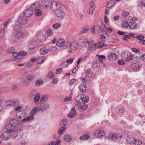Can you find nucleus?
<instances>
[{"mask_svg":"<svg viewBox=\"0 0 145 145\" xmlns=\"http://www.w3.org/2000/svg\"><path fill=\"white\" fill-rule=\"evenodd\" d=\"M75 99L78 105L83 102H88L89 100L88 96L84 94L78 95L76 97Z\"/></svg>","mask_w":145,"mask_h":145,"instance_id":"obj_1","label":"nucleus"},{"mask_svg":"<svg viewBox=\"0 0 145 145\" xmlns=\"http://www.w3.org/2000/svg\"><path fill=\"white\" fill-rule=\"evenodd\" d=\"M20 112L21 113L20 115L18 116H17V117L18 118V119L21 121L22 122L24 123L29 121V118L28 117V116L25 118L26 113L25 112ZM18 113V112H17L16 116H17V114Z\"/></svg>","mask_w":145,"mask_h":145,"instance_id":"obj_2","label":"nucleus"},{"mask_svg":"<svg viewBox=\"0 0 145 145\" xmlns=\"http://www.w3.org/2000/svg\"><path fill=\"white\" fill-rule=\"evenodd\" d=\"M50 7L52 10L56 11L60 9L61 5L59 2H53L50 4Z\"/></svg>","mask_w":145,"mask_h":145,"instance_id":"obj_3","label":"nucleus"},{"mask_svg":"<svg viewBox=\"0 0 145 145\" xmlns=\"http://www.w3.org/2000/svg\"><path fill=\"white\" fill-rule=\"evenodd\" d=\"M11 131L10 129H7V131L3 132L0 136L1 139L7 140L9 139L11 136Z\"/></svg>","mask_w":145,"mask_h":145,"instance_id":"obj_4","label":"nucleus"},{"mask_svg":"<svg viewBox=\"0 0 145 145\" xmlns=\"http://www.w3.org/2000/svg\"><path fill=\"white\" fill-rule=\"evenodd\" d=\"M122 138V136L120 134H116L114 133H109L108 135V139L111 140H115L117 139L121 138Z\"/></svg>","mask_w":145,"mask_h":145,"instance_id":"obj_5","label":"nucleus"},{"mask_svg":"<svg viewBox=\"0 0 145 145\" xmlns=\"http://www.w3.org/2000/svg\"><path fill=\"white\" fill-rule=\"evenodd\" d=\"M56 16L59 18H63L64 17L65 13L64 11L62 10H57L55 12Z\"/></svg>","mask_w":145,"mask_h":145,"instance_id":"obj_6","label":"nucleus"},{"mask_svg":"<svg viewBox=\"0 0 145 145\" xmlns=\"http://www.w3.org/2000/svg\"><path fill=\"white\" fill-rule=\"evenodd\" d=\"M37 107H38L39 110L44 111L46 110L49 108V105L47 104L41 105L40 103H39L37 104Z\"/></svg>","mask_w":145,"mask_h":145,"instance_id":"obj_7","label":"nucleus"},{"mask_svg":"<svg viewBox=\"0 0 145 145\" xmlns=\"http://www.w3.org/2000/svg\"><path fill=\"white\" fill-rule=\"evenodd\" d=\"M19 124V121L17 119H13L11 120L9 122V125L11 126L12 128H14L15 127L17 126Z\"/></svg>","mask_w":145,"mask_h":145,"instance_id":"obj_8","label":"nucleus"},{"mask_svg":"<svg viewBox=\"0 0 145 145\" xmlns=\"http://www.w3.org/2000/svg\"><path fill=\"white\" fill-rule=\"evenodd\" d=\"M142 65L141 63L139 61H133L131 64V67L133 69H137L140 67Z\"/></svg>","mask_w":145,"mask_h":145,"instance_id":"obj_9","label":"nucleus"},{"mask_svg":"<svg viewBox=\"0 0 145 145\" xmlns=\"http://www.w3.org/2000/svg\"><path fill=\"white\" fill-rule=\"evenodd\" d=\"M18 22L21 24L24 25L26 24L28 21V18L24 16H21L19 17L18 20Z\"/></svg>","mask_w":145,"mask_h":145,"instance_id":"obj_10","label":"nucleus"},{"mask_svg":"<svg viewBox=\"0 0 145 145\" xmlns=\"http://www.w3.org/2000/svg\"><path fill=\"white\" fill-rule=\"evenodd\" d=\"M95 2L93 1H91L89 3L90 7L89 10L88 11V13L90 14H92L95 8V6H94Z\"/></svg>","mask_w":145,"mask_h":145,"instance_id":"obj_11","label":"nucleus"},{"mask_svg":"<svg viewBox=\"0 0 145 145\" xmlns=\"http://www.w3.org/2000/svg\"><path fill=\"white\" fill-rule=\"evenodd\" d=\"M94 134L97 137L100 138L105 135V132L103 131L99 130L95 131L94 133Z\"/></svg>","mask_w":145,"mask_h":145,"instance_id":"obj_12","label":"nucleus"},{"mask_svg":"<svg viewBox=\"0 0 145 145\" xmlns=\"http://www.w3.org/2000/svg\"><path fill=\"white\" fill-rule=\"evenodd\" d=\"M33 14V11L29 9H27L24 12V15L26 18L30 17Z\"/></svg>","mask_w":145,"mask_h":145,"instance_id":"obj_13","label":"nucleus"},{"mask_svg":"<svg viewBox=\"0 0 145 145\" xmlns=\"http://www.w3.org/2000/svg\"><path fill=\"white\" fill-rule=\"evenodd\" d=\"M87 102H83L82 103L80 104V105L78 107V110L79 111L82 112L86 110L88 108V105L86 104Z\"/></svg>","mask_w":145,"mask_h":145,"instance_id":"obj_14","label":"nucleus"},{"mask_svg":"<svg viewBox=\"0 0 145 145\" xmlns=\"http://www.w3.org/2000/svg\"><path fill=\"white\" fill-rule=\"evenodd\" d=\"M108 59L111 61H115L118 58V56L117 54L114 52H112L108 56Z\"/></svg>","mask_w":145,"mask_h":145,"instance_id":"obj_15","label":"nucleus"},{"mask_svg":"<svg viewBox=\"0 0 145 145\" xmlns=\"http://www.w3.org/2000/svg\"><path fill=\"white\" fill-rule=\"evenodd\" d=\"M65 44V40L61 39H59L56 43L57 46L60 47L64 46Z\"/></svg>","mask_w":145,"mask_h":145,"instance_id":"obj_16","label":"nucleus"},{"mask_svg":"<svg viewBox=\"0 0 145 145\" xmlns=\"http://www.w3.org/2000/svg\"><path fill=\"white\" fill-rule=\"evenodd\" d=\"M80 91L84 93L85 92L87 89L86 85L85 83H81L79 86Z\"/></svg>","mask_w":145,"mask_h":145,"instance_id":"obj_17","label":"nucleus"},{"mask_svg":"<svg viewBox=\"0 0 145 145\" xmlns=\"http://www.w3.org/2000/svg\"><path fill=\"white\" fill-rule=\"evenodd\" d=\"M137 24L135 22H129V27L131 29H134L137 28Z\"/></svg>","mask_w":145,"mask_h":145,"instance_id":"obj_18","label":"nucleus"},{"mask_svg":"<svg viewBox=\"0 0 145 145\" xmlns=\"http://www.w3.org/2000/svg\"><path fill=\"white\" fill-rule=\"evenodd\" d=\"M48 52V49L46 48L45 47H44L40 49V53L41 55H44L47 53Z\"/></svg>","mask_w":145,"mask_h":145,"instance_id":"obj_19","label":"nucleus"},{"mask_svg":"<svg viewBox=\"0 0 145 145\" xmlns=\"http://www.w3.org/2000/svg\"><path fill=\"white\" fill-rule=\"evenodd\" d=\"M38 93L37 92V91L35 89H33L31 91L29 94V97L32 98L34 96H35L36 95H37V93Z\"/></svg>","mask_w":145,"mask_h":145,"instance_id":"obj_20","label":"nucleus"},{"mask_svg":"<svg viewBox=\"0 0 145 145\" xmlns=\"http://www.w3.org/2000/svg\"><path fill=\"white\" fill-rule=\"evenodd\" d=\"M100 62L99 61H96L94 62L92 64V67L93 69H96L99 67Z\"/></svg>","mask_w":145,"mask_h":145,"instance_id":"obj_21","label":"nucleus"},{"mask_svg":"<svg viewBox=\"0 0 145 145\" xmlns=\"http://www.w3.org/2000/svg\"><path fill=\"white\" fill-rule=\"evenodd\" d=\"M115 1L113 0H110L108 2L106 7L108 8H111L113 7L115 5Z\"/></svg>","mask_w":145,"mask_h":145,"instance_id":"obj_22","label":"nucleus"},{"mask_svg":"<svg viewBox=\"0 0 145 145\" xmlns=\"http://www.w3.org/2000/svg\"><path fill=\"white\" fill-rule=\"evenodd\" d=\"M35 76L34 74H29L27 76V79L28 80L31 81L34 80Z\"/></svg>","mask_w":145,"mask_h":145,"instance_id":"obj_23","label":"nucleus"},{"mask_svg":"<svg viewBox=\"0 0 145 145\" xmlns=\"http://www.w3.org/2000/svg\"><path fill=\"white\" fill-rule=\"evenodd\" d=\"M11 131V136L13 138H16L18 136V132L16 131H12V129Z\"/></svg>","mask_w":145,"mask_h":145,"instance_id":"obj_24","label":"nucleus"},{"mask_svg":"<svg viewBox=\"0 0 145 145\" xmlns=\"http://www.w3.org/2000/svg\"><path fill=\"white\" fill-rule=\"evenodd\" d=\"M90 137L89 135L86 134L81 136L80 137V139L81 140H88Z\"/></svg>","mask_w":145,"mask_h":145,"instance_id":"obj_25","label":"nucleus"},{"mask_svg":"<svg viewBox=\"0 0 145 145\" xmlns=\"http://www.w3.org/2000/svg\"><path fill=\"white\" fill-rule=\"evenodd\" d=\"M79 45L78 43L76 41L73 42V50H77L79 48Z\"/></svg>","mask_w":145,"mask_h":145,"instance_id":"obj_26","label":"nucleus"},{"mask_svg":"<svg viewBox=\"0 0 145 145\" xmlns=\"http://www.w3.org/2000/svg\"><path fill=\"white\" fill-rule=\"evenodd\" d=\"M92 72L90 69L87 70L85 72V75L88 77H90L92 75Z\"/></svg>","mask_w":145,"mask_h":145,"instance_id":"obj_27","label":"nucleus"},{"mask_svg":"<svg viewBox=\"0 0 145 145\" xmlns=\"http://www.w3.org/2000/svg\"><path fill=\"white\" fill-rule=\"evenodd\" d=\"M133 139V138L132 136L129 135L127 137L126 140L128 143L131 144L133 142L132 140Z\"/></svg>","mask_w":145,"mask_h":145,"instance_id":"obj_28","label":"nucleus"},{"mask_svg":"<svg viewBox=\"0 0 145 145\" xmlns=\"http://www.w3.org/2000/svg\"><path fill=\"white\" fill-rule=\"evenodd\" d=\"M100 36L101 37L99 39L97 40L98 44H101L103 41V39H105V37L103 35L101 34H100Z\"/></svg>","mask_w":145,"mask_h":145,"instance_id":"obj_29","label":"nucleus"},{"mask_svg":"<svg viewBox=\"0 0 145 145\" xmlns=\"http://www.w3.org/2000/svg\"><path fill=\"white\" fill-rule=\"evenodd\" d=\"M134 144L138 145H140L142 144V141L139 139L135 138L133 142Z\"/></svg>","mask_w":145,"mask_h":145,"instance_id":"obj_30","label":"nucleus"},{"mask_svg":"<svg viewBox=\"0 0 145 145\" xmlns=\"http://www.w3.org/2000/svg\"><path fill=\"white\" fill-rule=\"evenodd\" d=\"M43 81L42 80H37L35 82V85L39 87L40 85H42L43 84Z\"/></svg>","mask_w":145,"mask_h":145,"instance_id":"obj_31","label":"nucleus"},{"mask_svg":"<svg viewBox=\"0 0 145 145\" xmlns=\"http://www.w3.org/2000/svg\"><path fill=\"white\" fill-rule=\"evenodd\" d=\"M95 27L96 30L97 31L98 33H101L103 31V29L99 25H97L95 26Z\"/></svg>","mask_w":145,"mask_h":145,"instance_id":"obj_32","label":"nucleus"},{"mask_svg":"<svg viewBox=\"0 0 145 145\" xmlns=\"http://www.w3.org/2000/svg\"><path fill=\"white\" fill-rule=\"evenodd\" d=\"M48 98V96L47 95H43L40 98V101L41 102L44 103L45 102Z\"/></svg>","mask_w":145,"mask_h":145,"instance_id":"obj_33","label":"nucleus"},{"mask_svg":"<svg viewBox=\"0 0 145 145\" xmlns=\"http://www.w3.org/2000/svg\"><path fill=\"white\" fill-rule=\"evenodd\" d=\"M66 129V128L65 126L61 127L58 131L59 135H61L64 132Z\"/></svg>","mask_w":145,"mask_h":145,"instance_id":"obj_34","label":"nucleus"},{"mask_svg":"<svg viewBox=\"0 0 145 145\" xmlns=\"http://www.w3.org/2000/svg\"><path fill=\"white\" fill-rule=\"evenodd\" d=\"M40 97V95L39 93H37V95H36L35 96H34L32 98L34 99V102H37L39 100Z\"/></svg>","mask_w":145,"mask_h":145,"instance_id":"obj_35","label":"nucleus"},{"mask_svg":"<svg viewBox=\"0 0 145 145\" xmlns=\"http://www.w3.org/2000/svg\"><path fill=\"white\" fill-rule=\"evenodd\" d=\"M16 35L19 40L23 37L24 35V33L22 32H20L16 33Z\"/></svg>","mask_w":145,"mask_h":145,"instance_id":"obj_36","label":"nucleus"},{"mask_svg":"<svg viewBox=\"0 0 145 145\" xmlns=\"http://www.w3.org/2000/svg\"><path fill=\"white\" fill-rule=\"evenodd\" d=\"M64 139L65 141L67 142L70 141L71 140V138L70 136L67 135H66L64 136Z\"/></svg>","mask_w":145,"mask_h":145,"instance_id":"obj_37","label":"nucleus"},{"mask_svg":"<svg viewBox=\"0 0 145 145\" xmlns=\"http://www.w3.org/2000/svg\"><path fill=\"white\" fill-rule=\"evenodd\" d=\"M92 44L88 40L86 43L83 45V46L86 48H89L91 46Z\"/></svg>","mask_w":145,"mask_h":145,"instance_id":"obj_38","label":"nucleus"},{"mask_svg":"<svg viewBox=\"0 0 145 145\" xmlns=\"http://www.w3.org/2000/svg\"><path fill=\"white\" fill-rule=\"evenodd\" d=\"M10 40L13 42H17L19 40L16 35L11 37Z\"/></svg>","mask_w":145,"mask_h":145,"instance_id":"obj_39","label":"nucleus"},{"mask_svg":"<svg viewBox=\"0 0 145 145\" xmlns=\"http://www.w3.org/2000/svg\"><path fill=\"white\" fill-rule=\"evenodd\" d=\"M5 103L7 106H12V101L11 100H6L5 101Z\"/></svg>","mask_w":145,"mask_h":145,"instance_id":"obj_40","label":"nucleus"},{"mask_svg":"<svg viewBox=\"0 0 145 145\" xmlns=\"http://www.w3.org/2000/svg\"><path fill=\"white\" fill-rule=\"evenodd\" d=\"M61 124L64 126L67 125L68 124V121L66 119H63L61 120Z\"/></svg>","mask_w":145,"mask_h":145,"instance_id":"obj_41","label":"nucleus"},{"mask_svg":"<svg viewBox=\"0 0 145 145\" xmlns=\"http://www.w3.org/2000/svg\"><path fill=\"white\" fill-rule=\"evenodd\" d=\"M129 23L126 21H123L122 22L121 24L122 27H129Z\"/></svg>","mask_w":145,"mask_h":145,"instance_id":"obj_42","label":"nucleus"},{"mask_svg":"<svg viewBox=\"0 0 145 145\" xmlns=\"http://www.w3.org/2000/svg\"><path fill=\"white\" fill-rule=\"evenodd\" d=\"M42 14V11L38 9L36 10L35 12V15L37 16H38Z\"/></svg>","mask_w":145,"mask_h":145,"instance_id":"obj_43","label":"nucleus"},{"mask_svg":"<svg viewBox=\"0 0 145 145\" xmlns=\"http://www.w3.org/2000/svg\"><path fill=\"white\" fill-rule=\"evenodd\" d=\"M36 114L35 112H34L31 111L30 114V116H28V117L29 118V121L33 120L34 118V116Z\"/></svg>","mask_w":145,"mask_h":145,"instance_id":"obj_44","label":"nucleus"},{"mask_svg":"<svg viewBox=\"0 0 145 145\" xmlns=\"http://www.w3.org/2000/svg\"><path fill=\"white\" fill-rule=\"evenodd\" d=\"M36 114L35 112H34L31 111L30 114V116H28V117L29 118V121L33 120L34 118V116Z\"/></svg>","mask_w":145,"mask_h":145,"instance_id":"obj_45","label":"nucleus"},{"mask_svg":"<svg viewBox=\"0 0 145 145\" xmlns=\"http://www.w3.org/2000/svg\"><path fill=\"white\" fill-rule=\"evenodd\" d=\"M61 26V25L58 23H57L54 24H53L52 25V27L53 28L57 29L60 27Z\"/></svg>","mask_w":145,"mask_h":145,"instance_id":"obj_46","label":"nucleus"},{"mask_svg":"<svg viewBox=\"0 0 145 145\" xmlns=\"http://www.w3.org/2000/svg\"><path fill=\"white\" fill-rule=\"evenodd\" d=\"M125 111V109L124 108L121 107L118 109L119 114L120 115L123 114Z\"/></svg>","mask_w":145,"mask_h":145,"instance_id":"obj_47","label":"nucleus"},{"mask_svg":"<svg viewBox=\"0 0 145 145\" xmlns=\"http://www.w3.org/2000/svg\"><path fill=\"white\" fill-rule=\"evenodd\" d=\"M31 8L33 10H36L38 9V4H36L35 3L31 5Z\"/></svg>","mask_w":145,"mask_h":145,"instance_id":"obj_48","label":"nucleus"},{"mask_svg":"<svg viewBox=\"0 0 145 145\" xmlns=\"http://www.w3.org/2000/svg\"><path fill=\"white\" fill-rule=\"evenodd\" d=\"M80 42L82 43L83 45L86 43V42H87L88 40L85 38H81L80 39Z\"/></svg>","mask_w":145,"mask_h":145,"instance_id":"obj_49","label":"nucleus"},{"mask_svg":"<svg viewBox=\"0 0 145 145\" xmlns=\"http://www.w3.org/2000/svg\"><path fill=\"white\" fill-rule=\"evenodd\" d=\"M133 55H130L125 58V61H129L132 60L133 59Z\"/></svg>","mask_w":145,"mask_h":145,"instance_id":"obj_50","label":"nucleus"},{"mask_svg":"<svg viewBox=\"0 0 145 145\" xmlns=\"http://www.w3.org/2000/svg\"><path fill=\"white\" fill-rule=\"evenodd\" d=\"M47 77L49 78H53L54 77V73L52 72H49L47 75Z\"/></svg>","mask_w":145,"mask_h":145,"instance_id":"obj_51","label":"nucleus"},{"mask_svg":"<svg viewBox=\"0 0 145 145\" xmlns=\"http://www.w3.org/2000/svg\"><path fill=\"white\" fill-rule=\"evenodd\" d=\"M1 91L2 93H4L8 92L9 91V89L8 88H3L1 89Z\"/></svg>","mask_w":145,"mask_h":145,"instance_id":"obj_52","label":"nucleus"},{"mask_svg":"<svg viewBox=\"0 0 145 145\" xmlns=\"http://www.w3.org/2000/svg\"><path fill=\"white\" fill-rule=\"evenodd\" d=\"M12 101V106H17L19 105V102L17 100Z\"/></svg>","mask_w":145,"mask_h":145,"instance_id":"obj_53","label":"nucleus"},{"mask_svg":"<svg viewBox=\"0 0 145 145\" xmlns=\"http://www.w3.org/2000/svg\"><path fill=\"white\" fill-rule=\"evenodd\" d=\"M49 1V0H45L44 1H43L42 3L43 4L44 3L45 4L44 5H43V6L45 7H47L48 6Z\"/></svg>","mask_w":145,"mask_h":145,"instance_id":"obj_54","label":"nucleus"},{"mask_svg":"<svg viewBox=\"0 0 145 145\" xmlns=\"http://www.w3.org/2000/svg\"><path fill=\"white\" fill-rule=\"evenodd\" d=\"M12 90L14 91H17L18 90V88L16 85L13 84L12 87Z\"/></svg>","mask_w":145,"mask_h":145,"instance_id":"obj_55","label":"nucleus"},{"mask_svg":"<svg viewBox=\"0 0 145 145\" xmlns=\"http://www.w3.org/2000/svg\"><path fill=\"white\" fill-rule=\"evenodd\" d=\"M14 52V49L12 47L9 48L8 50V53L11 54Z\"/></svg>","mask_w":145,"mask_h":145,"instance_id":"obj_56","label":"nucleus"},{"mask_svg":"<svg viewBox=\"0 0 145 145\" xmlns=\"http://www.w3.org/2000/svg\"><path fill=\"white\" fill-rule=\"evenodd\" d=\"M27 53L24 51H21L20 52V56H23L26 55Z\"/></svg>","mask_w":145,"mask_h":145,"instance_id":"obj_57","label":"nucleus"},{"mask_svg":"<svg viewBox=\"0 0 145 145\" xmlns=\"http://www.w3.org/2000/svg\"><path fill=\"white\" fill-rule=\"evenodd\" d=\"M47 33L48 36L52 35L53 34V31L51 29H49L47 31Z\"/></svg>","mask_w":145,"mask_h":145,"instance_id":"obj_58","label":"nucleus"},{"mask_svg":"<svg viewBox=\"0 0 145 145\" xmlns=\"http://www.w3.org/2000/svg\"><path fill=\"white\" fill-rule=\"evenodd\" d=\"M129 12L126 11H124L122 12L121 15L123 17H125L128 16L129 15Z\"/></svg>","mask_w":145,"mask_h":145,"instance_id":"obj_59","label":"nucleus"},{"mask_svg":"<svg viewBox=\"0 0 145 145\" xmlns=\"http://www.w3.org/2000/svg\"><path fill=\"white\" fill-rule=\"evenodd\" d=\"M139 6L141 7H145V1H140L139 3Z\"/></svg>","mask_w":145,"mask_h":145,"instance_id":"obj_60","label":"nucleus"},{"mask_svg":"<svg viewBox=\"0 0 145 145\" xmlns=\"http://www.w3.org/2000/svg\"><path fill=\"white\" fill-rule=\"evenodd\" d=\"M130 38V37L129 35H125L123 36L122 39L123 40H126L127 39H129Z\"/></svg>","mask_w":145,"mask_h":145,"instance_id":"obj_61","label":"nucleus"},{"mask_svg":"<svg viewBox=\"0 0 145 145\" xmlns=\"http://www.w3.org/2000/svg\"><path fill=\"white\" fill-rule=\"evenodd\" d=\"M136 38L138 40H143L144 38V37L142 35H140L139 36H135Z\"/></svg>","mask_w":145,"mask_h":145,"instance_id":"obj_62","label":"nucleus"},{"mask_svg":"<svg viewBox=\"0 0 145 145\" xmlns=\"http://www.w3.org/2000/svg\"><path fill=\"white\" fill-rule=\"evenodd\" d=\"M63 70V69L61 68H60L57 69L56 71V74H59L61 73Z\"/></svg>","mask_w":145,"mask_h":145,"instance_id":"obj_63","label":"nucleus"},{"mask_svg":"<svg viewBox=\"0 0 145 145\" xmlns=\"http://www.w3.org/2000/svg\"><path fill=\"white\" fill-rule=\"evenodd\" d=\"M19 56H20V53H19L16 52H15L13 53L12 56L14 57H16Z\"/></svg>","mask_w":145,"mask_h":145,"instance_id":"obj_64","label":"nucleus"}]
</instances>
